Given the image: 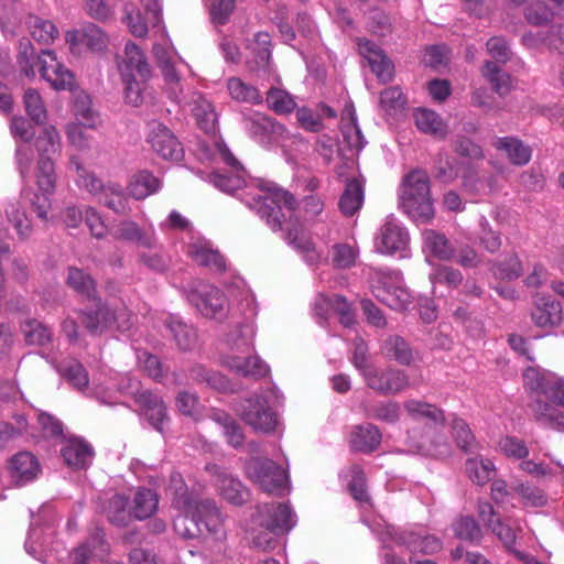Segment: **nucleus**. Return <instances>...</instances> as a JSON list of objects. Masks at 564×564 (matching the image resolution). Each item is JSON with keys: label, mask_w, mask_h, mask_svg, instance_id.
Listing matches in <instances>:
<instances>
[{"label": "nucleus", "mask_w": 564, "mask_h": 564, "mask_svg": "<svg viewBox=\"0 0 564 564\" xmlns=\"http://www.w3.org/2000/svg\"><path fill=\"white\" fill-rule=\"evenodd\" d=\"M61 453L65 464L73 469L88 467L95 455L93 446L85 440L77 437L67 440Z\"/></svg>", "instance_id": "nucleus-22"}, {"label": "nucleus", "mask_w": 564, "mask_h": 564, "mask_svg": "<svg viewBox=\"0 0 564 564\" xmlns=\"http://www.w3.org/2000/svg\"><path fill=\"white\" fill-rule=\"evenodd\" d=\"M8 468L11 478L18 485L32 481L40 473L37 458L30 452H19L13 455L9 460Z\"/></svg>", "instance_id": "nucleus-26"}, {"label": "nucleus", "mask_w": 564, "mask_h": 564, "mask_svg": "<svg viewBox=\"0 0 564 564\" xmlns=\"http://www.w3.org/2000/svg\"><path fill=\"white\" fill-rule=\"evenodd\" d=\"M293 210L294 208L291 213H288V210L283 208L285 218L283 219L282 227L286 225L285 240L304 254V259L308 264H314L318 261L319 253L315 250L313 242L306 237L301 226L297 223L292 224L291 216Z\"/></svg>", "instance_id": "nucleus-18"}, {"label": "nucleus", "mask_w": 564, "mask_h": 564, "mask_svg": "<svg viewBox=\"0 0 564 564\" xmlns=\"http://www.w3.org/2000/svg\"><path fill=\"white\" fill-rule=\"evenodd\" d=\"M408 414L415 421H422L427 425H444V412L436 405L419 400H408L404 403Z\"/></svg>", "instance_id": "nucleus-32"}, {"label": "nucleus", "mask_w": 564, "mask_h": 564, "mask_svg": "<svg viewBox=\"0 0 564 564\" xmlns=\"http://www.w3.org/2000/svg\"><path fill=\"white\" fill-rule=\"evenodd\" d=\"M158 505L159 496L154 490L138 488L130 505L133 519L142 521L150 518L158 510Z\"/></svg>", "instance_id": "nucleus-40"}, {"label": "nucleus", "mask_w": 564, "mask_h": 564, "mask_svg": "<svg viewBox=\"0 0 564 564\" xmlns=\"http://www.w3.org/2000/svg\"><path fill=\"white\" fill-rule=\"evenodd\" d=\"M341 133L344 141L352 150H361L365 147V138L361 133L360 128L357 124L355 115L349 113V118L341 119Z\"/></svg>", "instance_id": "nucleus-64"}, {"label": "nucleus", "mask_w": 564, "mask_h": 564, "mask_svg": "<svg viewBox=\"0 0 564 564\" xmlns=\"http://www.w3.org/2000/svg\"><path fill=\"white\" fill-rule=\"evenodd\" d=\"M108 549L105 542V534L97 532L90 536L84 544L73 550L69 555L72 564H88L93 557H101Z\"/></svg>", "instance_id": "nucleus-35"}, {"label": "nucleus", "mask_w": 564, "mask_h": 564, "mask_svg": "<svg viewBox=\"0 0 564 564\" xmlns=\"http://www.w3.org/2000/svg\"><path fill=\"white\" fill-rule=\"evenodd\" d=\"M322 305L332 307V311L339 315V322L345 327H351L355 324V314L351 310V305L344 296L334 294L332 296L319 295L316 297L314 304L315 314L325 317V314L318 311Z\"/></svg>", "instance_id": "nucleus-34"}, {"label": "nucleus", "mask_w": 564, "mask_h": 564, "mask_svg": "<svg viewBox=\"0 0 564 564\" xmlns=\"http://www.w3.org/2000/svg\"><path fill=\"white\" fill-rule=\"evenodd\" d=\"M415 124L424 133L436 138H444L447 133V127L442 118L433 110L417 109L414 112Z\"/></svg>", "instance_id": "nucleus-45"}, {"label": "nucleus", "mask_w": 564, "mask_h": 564, "mask_svg": "<svg viewBox=\"0 0 564 564\" xmlns=\"http://www.w3.org/2000/svg\"><path fill=\"white\" fill-rule=\"evenodd\" d=\"M253 328L242 324L232 328L225 336V345L231 352H246L253 347Z\"/></svg>", "instance_id": "nucleus-46"}, {"label": "nucleus", "mask_w": 564, "mask_h": 564, "mask_svg": "<svg viewBox=\"0 0 564 564\" xmlns=\"http://www.w3.org/2000/svg\"><path fill=\"white\" fill-rule=\"evenodd\" d=\"M265 102L268 108L278 115L290 113L296 107V102L286 90L274 87L268 90Z\"/></svg>", "instance_id": "nucleus-57"}, {"label": "nucleus", "mask_w": 564, "mask_h": 564, "mask_svg": "<svg viewBox=\"0 0 564 564\" xmlns=\"http://www.w3.org/2000/svg\"><path fill=\"white\" fill-rule=\"evenodd\" d=\"M489 270L496 279L507 281L518 279L523 272L521 261L516 253H508L501 260H491Z\"/></svg>", "instance_id": "nucleus-43"}, {"label": "nucleus", "mask_w": 564, "mask_h": 564, "mask_svg": "<svg viewBox=\"0 0 564 564\" xmlns=\"http://www.w3.org/2000/svg\"><path fill=\"white\" fill-rule=\"evenodd\" d=\"M382 356L402 366H412L419 360V354L399 335L388 336L380 346Z\"/></svg>", "instance_id": "nucleus-25"}, {"label": "nucleus", "mask_w": 564, "mask_h": 564, "mask_svg": "<svg viewBox=\"0 0 564 564\" xmlns=\"http://www.w3.org/2000/svg\"><path fill=\"white\" fill-rule=\"evenodd\" d=\"M492 144L498 151L503 152L508 160L514 165H525L531 160V148L518 138H497Z\"/></svg>", "instance_id": "nucleus-31"}, {"label": "nucleus", "mask_w": 564, "mask_h": 564, "mask_svg": "<svg viewBox=\"0 0 564 564\" xmlns=\"http://www.w3.org/2000/svg\"><path fill=\"white\" fill-rule=\"evenodd\" d=\"M8 220L12 224L20 239L25 240L32 232L31 221L18 202H11L6 207Z\"/></svg>", "instance_id": "nucleus-58"}, {"label": "nucleus", "mask_w": 564, "mask_h": 564, "mask_svg": "<svg viewBox=\"0 0 564 564\" xmlns=\"http://www.w3.org/2000/svg\"><path fill=\"white\" fill-rule=\"evenodd\" d=\"M188 254L202 267L215 272L226 270V260L218 250L213 249L207 241H196L188 246Z\"/></svg>", "instance_id": "nucleus-30"}, {"label": "nucleus", "mask_w": 564, "mask_h": 564, "mask_svg": "<svg viewBox=\"0 0 564 564\" xmlns=\"http://www.w3.org/2000/svg\"><path fill=\"white\" fill-rule=\"evenodd\" d=\"M192 112L205 132H214L217 123V113L213 104L202 95H196L193 99Z\"/></svg>", "instance_id": "nucleus-48"}, {"label": "nucleus", "mask_w": 564, "mask_h": 564, "mask_svg": "<svg viewBox=\"0 0 564 564\" xmlns=\"http://www.w3.org/2000/svg\"><path fill=\"white\" fill-rule=\"evenodd\" d=\"M247 475L268 494H281L289 482L286 471L269 458H252L247 465Z\"/></svg>", "instance_id": "nucleus-8"}, {"label": "nucleus", "mask_w": 564, "mask_h": 564, "mask_svg": "<svg viewBox=\"0 0 564 564\" xmlns=\"http://www.w3.org/2000/svg\"><path fill=\"white\" fill-rule=\"evenodd\" d=\"M173 339L182 350H191L197 339L196 330L177 317H171L166 324Z\"/></svg>", "instance_id": "nucleus-50"}, {"label": "nucleus", "mask_w": 564, "mask_h": 564, "mask_svg": "<svg viewBox=\"0 0 564 564\" xmlns=\"http://www.w3.org/2000/svg\"><path fill=\"white\" fill-rule=\"evenodd\" d=\"M243 128L252 137H262L274 131V122L267 115L249 110L242 113Z\"/></svg>", "instance_id": "nucleus-53"}, {"label": "nucleus", "mask_w": 564, "mask_h": 564, "mask_svg": "<svg viewBox=\"0 0 564 564\" xmlns=\"http://www.w3.org/2000/svg\"><path fill=\"white\" fill-rule=\"evenodd\" d=\"M106 516L109 522L118 527L128 525L133 518L131 508H128V499L119 494L110 498L106 509Z\"/></svg>", "instance_id": "nucleus-52"}, {"label": "nucleus", "mask_w": 564, "mask_h": 564, "mask_svg": "<svg viewBox=\"0 0 564 564\" xmlns=\"http://www.w3.org/2000/svg\"><path fill=\"white\" fill-rule=\"evenodd\" d=\"M451 429L452 437L457 447L463 452L473 453L479 448V444L465 420L453 415L451 419Z\"/></svg>", "instance_id": "nucleus-47"}, {"label": "nucleus", "mask_w": 564, "mask_h": 564, "mask_svg": "<svg viewBox=\"0 0 564 564\" xmlns=\"http://www.w3.org/2000/svg\"><path fill=\"white\" fill-rule=\"evenodd\" d=\"M83 324L91 334H101L112 327V311L105 304L98 305L96 311L85 312Z\"/></svg>", "instance_id": "nucleus-51"}, {"label": "nucleus", "mask_w": 564, "mask_h": 564, "mask_svg": "<svg viewBox=\"0 0 564 564\" xmlns=\"http://www.w3.org/2000/svg\"><path fill=\"white\" fill-rule=\"evenodd\" d=\"M395 544L405 546L411 553L433 554L442 549L438 538L422 528L398 530L392 534Z\"/></svg>", "instance_id": "nucleus-15"}, {"label": "nucleus", "mask_w": 564, "mask_h": 564, "mask_svg": "<svg viewBox=\"0 0 564 564\" xmlns=\"http://www.w3.org/2000/svg\"><path fill=\"white\" fill-rule=\"evenodd\" d=\"M226 88L230 98L237 102L260 105L263 101L259 89L240 77H229L226 82Z\"/></svg>", "instance_id": "nucleus-37"}, {"label": "nucleus", "mask_w": 564, "mask_h": 564, "mask_svg": "<svg viewBox=\"0 0 564 564\" xmlns=\"http://www.w3.org/2000/svg\"><path fill=\"white\" fill-rule=\"evenodd\" d=\"M112 236L117 240L135 243L142 249H155L158 246L155 231H147L131 219L119 221L115 227Z\"/></svg>", "instance_id": "nucleus-17"}, {"label": "nucleus", "mask_w": 564, "mask_h": 564, "mask_svg": "<svg viewBox=\"0 0 564 564\" xmlns=\"http://www.w3.org/2000/svg\"><path fill=\"white\" fill-rule=\"evenodd\" d=\"M188 301L206 317L223 318L226 316L227 297L216 286L200 285L199 289L189 292Z\"/></svg>", "instance_id": "nucleus-13"}, {"label": "nucleus", "mask_w": 564, "mask_h": 564, "mask_svg": "<svg viewBox=\"0 0 564 564\" xmlns=\"http://www.w3.org/2000/svg\"><path fill=\"white\" fill-rule=\"evenodd\" d=\"M25 23L31 37L41 45L52 44L59 35V31L53 21L39 15H29Z\"/></svg>", "instance_id": "nucleus-39"}, {"label": "nucleus", "mask_w": 564, "mask_h": 564, "mask_svg": "<svg viewBox=\"0 0 564 564\" xmlns=\"http://www.w3.org/2000/svg\"><path fill=\"white\" fill-rule=\"evenodd\" d=\"M362 378L366 386L380 395H394L410 386L406 372L394 367L373 366Z\"/></svg>", "instance_id": "nucleus-10"}, {"label": "nucleus", "mask_w": 564, "mask_h": 564, "mask_svg": "<svg viewBox=\"0 0 564 564\" xmlns=\"http://www.w3.org/2000/svg\"><path fill=\"white\" fill-rule=\"evenodd\" d=\"M271 46V36L269 33L258 32L254 34L253 40L247 45L249 56L246 63L250 70H270L272 56Z\"/></svg>", "instance_id": "nucleus-19"}, {"label": "nucleus", "mask_w": 564, "mask_h": 564, "mask_svg": "<svg viewBox=\"0 0 564 564\" xmlns=\"http://www.w3.org/2000/svg\"><path fill=\"white\" fill-rule=\"evenodd\" d=\"M359 52L380 82L387 83L392 79L393 64L375 43L368 40L360 41Z\"/></svg>", "instance_id": "nucleus-21"}, {"label": "nucleus", "mask_w": 564, "mask_h": 564, "mask_svg": "<svg viewBox=\"0 0 564 564\" xmlns=\"http://www.w3.org/2000/svg\"><path fill=\"white\" fill-rule=\"evenodd\" d=\"M35 147L40 154L35 173L36 185L46 192L55 191L56 175L52 156L61 148V137L55 127H45L36 138Z\"/></svg>", "instance_id": "nucleus-7"}, {"label": "nucleus", "mask_w": 564, "mask_h": 564, "mask_svg": "<svg viewBox=\"0 0 564 564\" xmlns=\"http://www.w3.org/2000/svg\"><path fill=\"white\" fill-rule=\"evenodd\" d=\"M128 196L121 185L107 183L98 200L116 214L126 215L130 212Z\"/></svg>", "instance_id": "nucleus-41"}, {"label": "nucleus", "mask_w": 564, "mask_h": 564, "mask_svg": "<svg viewBox=\"0 0 564 564\" xmlns=\"http://www.w3.org/2000/svg\"><path fill=\"white\" fill-rule=\"evenodd\" d=\"M512 490L521 498L523 507L539 508L547 502L546 496L538 487L518 482L512 486Z\"/></svg>", "instance_id": "nucleus-62"}, {"label": "nucleus", "mask_w": 564, "mask_h": 564, "mask_svg": "<svg viewBox=\"0 0 564 564\" xmlns=\"http://www.w3.org/2000/svg\"><path fill=\"white\" fill-rule=\"evenodd\" d=\"M220 496L229 503L241 506L248 499V490L238 478L232 477L217 466L210 468Z\"/></svg>", "instance_id": "nucleus-20"}, {"label": "nucleus", "mask_w": 564, "mask_h": 564, "mask_svg": "<svg viewBox=\"0 0 564 564\" xmlns=\"http://www.w3.org/2000/svg\"><path fill=\"white\" fill-rule=\"evenodd\" d=\"M296 522L297 517L288 503H259L245 529L256 547L268 551L275 547V536L289 533Z\"/></svg>", "instance_id": "nucleus-2"}, {"label": "nucleus", "mask_w": 564, "mask_h": 564, "mask_svg": "<svg viewBox=\"0 0 564 564\" xmlns=\"http://www.w3.org/2000/svg\"><path fill=\"white\" fill-rule=\"evenodd\" d=\"M409 245V234L400 221L390 215L375 239L376 249L383 254L403 252Z\"/></svg>", "instance_id": "nucleus-14"}, {"label": "nucleus", "mask_w": 564, "mask_h": 564, "mask_svg": "<svg viewBox=\"0 0 564 564\" xmlns=\"http://www.w3.org/2000/svg\"><path fill=\"white\" fill-rule=\"evenodd\" d=\"M239 412L245 423L256 432L271 433L279 424L278 414L270 409L267 399L261 394L246 399Z\"/></svg>", "instance_id": "nucleus-9"}, {"label": "nucleus", "mask_w": 564, "mask_h": 564, "mask_svg": "<svg viewBox=\"0 0 564 564\" xmlns=\"http://www.w3.org/2000/svg\"><path fill=\"white\" fill-rule=\"evenodd\" d=\"M193 507L197 510L198 521L203 532L206 531L215 535L217 539H220L225 535L224 519L214 501L208 499H195V505H193Z\"/></svg>", "instance_id": "nucleus-29"}, {"label": "nucleus", "mask_w": 564, "mask_h": 564, "mask_svg": "<svg viewBox=\"0 0 564 564\" xmlns=\"http://www.w3.org/2000/svg\"><path fill=\"white\" fill-rule=\"evenodd\" d=\"M193 505L195 499L187 495L186 488L176 489L173 506L180 510V513L174 518L173 527L175 532L184 539H193L203 533L197 510Z\"/></svg>", "instance_id": "nucleus-11"}, {"label": "nucleus", "mask_w": 564, "mask_h": 564, "mask_svg": "<svg viewBox=\"0 0 564 564\" xmlns=\"http://www.w3.org/2000/svg\"><path fill=\"white\" fill-rule=\"evenodd\" d=\"M366 415L386 423H395L400 417V405L395 401H380L367 408Z\"/></svg>", "instance_id": "nucleus-59"}, {"label": "nucleus", "mask_w": 564, "mask_h": 564, "mask_svg": "<svg viewBox=\"0 0 564 564\" xmlns=\"http://www.w3.org/2000/svg\"><path fill=\"white\" fill-rule=\"evenodd\" d=\"M364 187L357 180L347 183L346 188L339 199V209L345 216L355 215L364 204Z\"/></svg>", "instance_id": "nucleus-44"}, {"label": "nucleus", "mask_w": 564, "mask_h": 564, "mask_svg": "<svg viewBox=\"0 0 564 564\" xmlns=\"http://www.w3.org/2000/svg\"><path fill=\"white\" fill-rule=\"evenodd\" d=\"M465 469L468 478L479 486H485L492 480L496 473L494 463L484 456L468 458Z\"/></svg>", "instance_id": "nucleus-42"}, {"label": "nucleus", "mask_w": 564, "mask_h": 564, "mask_svg": "<svg viewBox=\"0 0 564 564\" xmlns=\"http://www.w3.org/2000/svg\"><path fill=\"white\" fill-rule=\"evenodd\" d=\"M400 208L414 221L427 223L434 215L426 172L414 170L406 174L400 186Z\"/></svg>", "instance_id": "nucleus-3"}, {"label": "nucleus", "mask_w": 564, "mask_h": 564, "mask_svg": "<svg viewBox=\"0 0 564 564\" xmlns=\"http://www.w3.org/2000/svg\"><path fill=\"white\" fill-rule=\"evenodd\" d=\"M24 339L29 345L44 346L52 339L51 329L36 319H28L21 325Z\"/></svg>", "instance_id": "nucleus-55"}, {"label": "nucleus", "mask_w": 564, "mask_h": 564, "mask_svg": "<svg viewBox=\"0 0 564 564\" xmlns=\"http://www.w3.org/2000/svg\"><path fill=\"white\" fill-rule=\"evenodd\" d=\"M162 182L149 171L135 173L128 184V195L134 199H144L160 191Z\"/></svg>", "instance_id": "nucleus-33"}, {"label": "nucleus", "mask_w": 564, "mask_h": 564, "mask_svg": "<svg viewBox=\"0 0 564 564\" xmlns=\"http://www.w3.org/2000/svg\"><path fill=\"white\" fill-rule=\"evenodd\" d=\"M424 247L437 259L452 261L455 257V245L444 234L433 229L422 232Z\"/></svg>", "instance_id": "nucleus-38"}, {"label": "nucleus", "mask_w": 564, "mask_h": 564, "mask_svg": "<svg viewBox=\"0 0 564 564\" xmlns=\"http://www.w3.org/2000/svg\"><path fill=\"white\" fill-rule=\"evenodd\" d=\"M523 380L530 390L539 393L532 404L536 420L552 429L564 431V414L550 403L551 393H549V388L553 386L554 381H563L564 379L556 377L554 373L529 367L523 373Z\"/></svg>", "instance_id": "nucleus-5"}, {"label": "nucleus", "mask_w": 564, "mask_h": 564, "mask_svg": "<svg viewBox=\"0 0 564 564\" xmlns=\"http://www.w3.org/2000/svg\"><path fill=\"white\" fill-rule=\"evenodd\" d=\"M153 55L166 84L170 85L173 98L177 101H181V94L183 93V88L181 86V76L175 68L171 52L161 44H154Z\"/></svg>", "instance_id": "nucleus-27"}, {"label": "nucleus", "mask_w": 564, "mask_h": 564, "mask_svg": "<svg viewBox=\"0 0 564 564\" xmlns=\"http://www.w3.org/2000/svg\"><path fill=\"white\" fill-rule=\"evenodd\" d=\"M134 400L142 409L150 424L159 432H162L164 422L167 420L166 408L162 399L151 391L144 390L135 392Z\"/></svg>", "instance_id": "nucleus-23"}, {"label": "nucleus", "mask_w": 564, "mask_h": 564, "mask_svg": "<svg viewBox=\"0 0 564 564\" xmlns=\"http://www.w3.org/2000/svg\"><path fill=\"white\" fill-rule=\"evenodd\" d=\"M117 64L127 101L139 106L143 100L145 84L151 77V67L143 51L137 44L128 42Z\"/></svg>", "instance_id": "nucleus-4"}, {"label": "nucleus", "mask_w": 564, "mask_h": 564, "mask_svg": "<svg viewBox=\"0 0 564 564\" xmlns=\"http://www.w3.org/2000/svg\"><path fill=\"white\" fill-rule=\"evenodd\" d=\"M39 72L44 80H46L56 90H72L75 87V78L73 73L58 62L55 53L51 50H43L37 55Z\"/></svg>", "instance_id": "nucleus-12"}, {"label": "nucleus", "mask_w": 564, "mask_h": 564, "mask_svg": "<svg viewBox=\"0 0 564 564\" xmlns=\"http://www.w3.org/2000/svg\"><path fill=\"white\" fill-rule=\"evenodd\" d=\"M59 372L67 381L79 391H85L88 388L89 378L88 372L84 366L77 360H64L59 364Z\"/></svg>", "instance_id": "nucleus-54"}, {"label": "nucleus", "mask_w": 564, "mask_h": 564, "mask_svg": "<svg viewBox=\"0 0 564 564\" xmlns=\"http://www.w3.org/2000/svg\"><path fill=\"white\" fill-rule=\"evenodd\" d=\"M532 321L539 327H554L561 324L562 306L550 296H536L531 313Z\"/></svg>", "instance_id": "nucleus-28"}, {"label": "nucleus", "mask_w": 564, "mask_h": 564, "mask_svg": "<svg viewBox=\"0 0 564 564\" xmlns=\"http://www.w3.org/2000/svg\"><path fill=\"white\" fill-rule=\"evenodd\" d=\"M152 149L165 160L178 161L183 156V148L173 132L160 122L151 126L148 137Z\"/></svg>", "instance_id": "nucleus-16"}, {"label": "nucleus", "mask_w": 564, "mask_h": 564, "mask_svg": "<svg viewBox=\"0 0 564 564\" xmlns=\"http://www.w3.org/2000/svg\"><path fill=\"white\" fill-rule=\"evenodd\" d=\"M481 74L491 84L492 89L500 96L510 91L512 86L510 76L496 64L486 62Z\"/></svg>", "instance_id": "nucleus-56"}, {"label": "nucleus", "mask_w": 564, "mask_h": 564, "mask_svg": "<svg viewBox=\"0 0 564 564\" xmlns=\"http://www.w3.org/2000/svg\"><path fill=\"white\" fill-rule=\"evenodd\" d=\"M210 419L223 430L228 445L238 448L245 443V434L239 423L228 413L214 409Z\"/></svg>", "instance_id": "nucleus-36"}, {"label": "nucleus", "mask_w": 564, "mask_h": 564, "mask_svg": "<svg viewBox=\"0 0 564 564\" xmlns=\"http://www.w3.org/2000/svg\"><path fill=\"white\" fill-rule=\"evenodd\" d=\"M369 276L375 296L387 306L402 311L411 303L410 292L402 286L400 271L375 268Z\"/></svg>", "instance_id": "nucleus-6"}, {"label": "nucleus", "mask_w": 564, "mask_h": 564, "mask_svg": "<svg viewBox=\"0 0 564 564\" xmlns=\"http://www.w3.org/2000/svg\"><path fill=\"white\" fill-rule=\"evenodd\" d=\"M189 376L194 381L204 383L217 391L226 392L231 390L229 380L223 373L207 369L202 365L194 366L189 371Z\"/></svg>", "instance_id": "nucleus-49"}, {"label": "nucleus", "mask_w": 564, "mask_h": 564, "mask_svg": "<svg viewBox=\"0 0 564 564\" xmlns=\"http://www.w3.org/2000/svg\"><path fill=\"white\" fill-rule=\"evenodd\" d=\"M138 261L141 265L154 273H164L167 271L170 261L158 245L155 249H144L138 253Z\"/></svg>", "instance_id": "nucleus-60"}, {"label": "nucleus", "mask_w": 564, "mask_h": 564, "mask_svg": "<svg viewBox=\"0 0 564 564\" xmlns=\"http://www.w3.org/2000/svg\"><path fill=\"white\" fill-rule=\"evenodd\" d=\"M216 151L219 159L232 171L230 174L213 172L208 175V182L228 194L242 189V199L246 204L254 209L272 230H280L285 218L283 208L288 213L295 208L294 196L282 188L260 181L248 183L245 170L224 142L216 143Z\"/></svg>", "instance_id": "nucleus-1"}, {"label": "nucleus", "mask_w": 564, "mask_h": 564, "mask_svg": "<svg viewBox=\"0 0 564 564\" xmlns=\"http://www.w3.org/2000/svg\"><path fill=\"white\" fill-rule=\"evenodd\" d=\"M23 102L28 115L35 123H43L46 120V109L36 89H26L23 96Z\"/></svg>", "instance_id": "nucleus-63"}, {"label": "nucleus", "mask_w": 564, "mask_h": 564, "mask_svg": "<svg viewBox=\"0 0 564 564\" xmlns=\"http://www.w3.org/2000/svg\"><path fill=\"white\" fill-rule=\"evenodd\" d=\"M455 535L465 541L479 542L482 538V532L477 521L470 516L458 518L453 523Z\"/></svg>", "instance_id": "nucleus-61"}, {"label": "nucleus", "mask_w": 564, "mask_h": 564, "mask_svg": "<svg viewBox=\"0 0 564 564\" xmlns=\"http://www.w3.org/2000/svg\"><path fill=\"white\" fill-rule=\"evenodd\" d=\"M348 443L351 451L370 454L379 447L381 433L371 423L355 425L350 431Z\"/></svg>", "instance_id": "nucleus-24"}]
</instances>
